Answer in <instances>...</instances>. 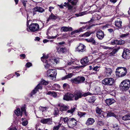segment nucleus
<instances>
[{
  "instance_id": "obj_4",
  "label": "nucleus",
  "mask_w": 130,
  "mask_h": 130,
  "mask_svg": "<svg viewBox=\"0 0 130 130\" xmlns=\"http://www.w3.org/2000/svg\"><path fill=\"white\" fill-rule=\"evenodd\" d=\"M49 57H41V59L42 62L45 63H47V60L49 59V62H51L53 63H56L57 64L59 62V59L56 57H50V58H48Z\"/></svg>"
},
{
  "instance_id": "obj_8",
  "label": "nucleus",
  "mask_w": 130,
  "mask_h": 130,
  "mask_svg": "<svg viewBox=\"0 0 130 130\" xmlns=\"http://www.w3.org/2000/svg\"><path fill=\"white\" fill-rule=\"evenodd\" d=\"M21 112H20V109L19 108H18L14 111V112L18 116H19L20 115L21 117L24 113L26 116H27L26 111L24 107H22L21 108Z\"/></svg>"
},
{
  "instance_id": "obj_1",
  "label": "nucleus",
  "mask_w": 130,
  "mask_h": 130,
  "mask_svg": "<svg viewBox=\"0 0 130 130\" xmlns=\"http://www.w3.org/2000/svg\"><path fill=\"white\" fill-rule=\"evenodd\" d=\"M81 94L78 91L74 92L73 94L70 93H67L64 95L63 99L67 101H71L75 100H77L80 98Z\"/></svg>"
},
{
  "instance_id": "obj_52",
  "label": "nucleus",
  "mask_w": 130,
  "mask_h": 130,
  "mask_svg": "<svg viewBox=\"0 0 130 130\" xmlns=\"http://www.w3.org/2000/svg\"><path fill=\"white\" fill-rule=\"evenodd\" d=\"M60 51L62 53H64L66 51V48L64 47H62L60 48Z\"/></svg>"
},
{
  "instance_id": "obj_51",
  "label": "nucleus",
  "mask_w": 130,
  "mask_h": 130,
  "mask_svg": "<svg viewBox=\"0 0 130 130\" xmlns=\"http://www.w3.org/2000/svg\"><path fill=\"white\" fill-rule=\"evenodd\" d=\"M47 119H43L41 120L40 122L43 124L47 123Z\"/></svg>"
},
{
  "instance_id": "obj_50",
  "label": "nucleus",
  "mask_w": 130,
  "mask_h": 130,
  "mask_svg": "<svg viewBox=\"0 0 130 130\" xmlns=\"http://www.w3.org/2000/svg\"><path fill=\"white\" fill-rule=\"evenodd\" d=\"M113 128L115 130H118L119 128L118 124H115L113 126Z\"/></svg>"
},
{
  "instance_id": "obj_5",
  "label": "nucleus",
  "mask_w": 130,
  "mask_h": 130,
  "mask_svg": "<svg viewBox=\"0 0 130 130\" xmlns=\"http://www.w3.org/2000/svg\"><path fill=\"white\" fill-rule=\"evenodd\" d=\"M120 87L123 90H128L130 87V81L128 80L123 81L120 84Z\"/></svg>"
},
{
  "instance_id": "obj_64",
  "label": "nucleus",
  "mask_w": 130,
  "mask_h": 130,
  "mask_svg": "<svg viewBox=\"0 0 130 130\" xmlns=\"http://www.w3.org/2000/svg\"><path fill=\"white\" fill-rule=\"evenodd\" d=\"M54 9V8L50 6L49 7V11H50L51 12L52 11V9Z\"/></svg>"
},
{
  "instance_id": "obj_44",
  "label": "nucleus",
  "mask_w": 130,
  "mask_h": 130,
  "mask_svg": "<svg viewBox=\"0 0 130 130\" xmlns=\"http://www.w3.org/2000/svg\"><path fill=\"white\" fill-rule=\"evenodd\" d=\"M71 61L69 63V65H71L72 64L74 63L75 62V61L76 60V59L75 57H73V58H71Z\"/></svg>"
},
{
  "instance_id": "obj_61",
  "label": "nucleus",
  "mask_w": 130,
  "mask_h": 130,
  "mask_svg": "<svg viewBox=\"0 0 130 130\" xmlns=\"http://www.w3.org/2000/svg\"><path fill=\"white\" fill-rule=\"evenodd\" d=\"M99 67H96L93 68V70L95 71H97L98 70Z\"/></svg>"
},
{
  "instance_id": "obj_22",
  "label": "nucleus",
  "mask_w": 130,
  "mask_h": 130,
  "mask_svg": "<svg viewBox=\"0 0 130 130\" xmlns=\"http://www.w3.org/2000/svg\"><path fill=\"white\" fill-rule=\"evenodd\" d=\"M86 26H83L81 27L80 28L78 29L77 30H76L74 31H72L71 33V34L72 35L73 34L75 33H78L80 32H82L86 28Z\"/></svg>"
},
{
  "instance_id": "obj_20",
  "label": "nucleus",
  "mask_w": 130,
  "mask_h": 130,
  "mask_svg": "<svg viewBox=\"0 0 130 130\" xmlns=\"http://www.w3.org/2000/svg\"><path fill=\"white\" fill-rule=\"evenodd\" d=\"M122 22L121 20L118 18L116 20L115 22V25L117 27L121 28L122 27Z\"/></svg>"
},
{
  "instance_id": "obj_36",
  "label": "nucleus",
  "mask_w": 130,
  "mask_h": 130,
  "mask_svg": "<svg viewBox=\"0 0 130 130\" xmlns=\"http://www.w3.org/2000/svg\"><path fill=\"white\" fill-rule=\"evenodd\" d=\"M57 18V17L52 13L50 15L48 18L47 19V21H49V20L50 19H55Z\"/></svg>"
},
{
  "instance_id": "obj_41",
  "label": "nucleus",
  "mask_w": 130,
  "mask_h": 130,
  "mask_svg": "<svg viewBox=\"0 0 130 130\" xmlns=\"http://www.w3.org/2000/svg\"><path fill=\"white\" fill-rule=\"evenodd\" d=\"M75 107H73V108H72L70 110H68L66 113L67 114V113H70L72 114H73V113L75 111Z\"/></svg>"
},
{
  "instance_id": "obj_30",
  "label": "nucleus",
  "mask_w": 130,
  "mask_h": 130,
  "mask_svg": "<svg viewBox=\"0 0 130 130\" xmlns=\"http://www.w3.org/2000/svg\"><path fill=\"white\" fill-rule=\"evenodd\" d=\"M69 118H68L67 117H66L65 118L61 117L60 118V121H63L65 123H67L68 125Z\"/></svg>"
},
{
  "instance_id": "obj_2",
  "label": "nucleus",
  "mask_w": 130,
  "mask_h": 130,
  "mask_svg": "<svg viewBox=\"0 0 130 130\" xmlns=\"http://www.w3.org/2000/svg\"><path fill=\"white\" fill-rule=\"evenodd\" d=\"M78 0H68L67 3L65 2L64 4L67 5L68 10L70 12H73L74 7L73 6L76 5Z\"/></svg>"
},
{
  "instance_id": "obj_16",
  "label": "nucleus",
  "mask_w": 130,
  "mask_h": 130,
  "mask_svg": "<svg viewBox=\"0 0 130 130\" xmlns=\"http://www.w3.org/2000/svg\"><path fill=\"white\" fill-rule=\"evenodd\" d=\"M107 116L108 117H114L118 120L119 123H122V121H120V118H119L118 116H116L114 113L112 112H110L108 113H107Z\"/></svg>"
},
{
  "instance_id": "obj_27",
  "label": "nucleus",
  "mask_w": 130,
  "mask_h": 130,
  "mask_svg": "<svg viewBox=\"0 0 130 130\" xmlns=\"http://www.w3.org/2000/svg\"><path fill=\"white\" fill-rule=\"evenodd\" d=\"M94 122V119L92 118H89L87 120L86 124L87 125L92 124Z\"/></svg>"
},
{
  "instance_id": "obj_31",
  "label": "nucleus",
  "mask_w": 130,
  "mask_h": 130,
  "mask_svg": "<svg viewBox=\"0 0 130 130\" xmlns=\"http://www.w3.org/2000/svg\"><path fill=\"white\" fill-rule=\"evenodd\" d=\"M122 119L124 121L130 120V114H127L122 117Z\"/></svg>"
},
{
  "instance_id": "obj_59",
  "label": "nucleus",
  "mask_w": 130,
  "mask_h": 130,
  "mask_svg": "<svg viewBox=\"0 0 130 130\" xmlns=\"http://www.w3.org/2000/svg\"><path fill=\"white\" fill-rule=\"evenodd\" d=\"M117 0H110V2L114 4L117 2Z\"/></svg>"
},
{
  "instance_id": "obj_55",
  "label": "nucleus",
  "mask_w": 130,
  "mask_h": 130,
  "mask_svg": "<svg viewBox=\"0 0 130 130\" xmlns=\"http://www.w3.org/2000/svg\"><path fill=\"white\" fill-rule=\"evenodd\" d=\"M104 124V123L101 121H99L98 122V124L100 126Z\"/></svg>"
},
{
  "instance_id": "obj_26",
  "label": "nucleus",
  "mask_w": 130,
  "mask_h": 130,
  "mask_svg": "<svg viewBox=\"0 0 130 130\" xmlns=\"http://www.w3.org/2000/svg\"><path fill=\"white\" fill-rule=\"evenodd\" d=\"M70 81L72 83L75 84H79L78 76L74 78H71Z\"/></svg>"
},
{
  "instance_id": "obj_42",
  "label": "nucleus",
  "mask_w": 130,
  "mask_h": 130,
  "mask_svg": "<svg viewBox=\"0 0 130 130\" xmlns=\"http://www.w3.org/2000/svg\"><path fill=\"white\" fill-rule=\"evenodd\" d=\"M47 109L48 108L46 107H43L40 106L39 107V109L42 112L46 111Z\"/></svg>"
},
{
  "instance_id": "obj_33",
  "label": "nucleus",
  "mask_w": 130,
  "mask_h": 130,
  "mask_svg": "<svg viewBox=\"0 0 130 130\" xmlns=\"http://www.w3.org/2000/svg\"><path fill=\"white\" fill-rule=\"evenodd\" d=\"M86 40L88 42H91L93 44H96V42L94 39L91 37L90 39H86Z\"/></svg>"
},
{
  "instance_id": "obj_10",
  "label": "nucleus",
  "mask_w": 130,
  "mask_h": 130,
  "mask_svg": "<svg viewBox=\"0 0 130 130\" xmlns=\"http://www.w3.org/2000/svg\"><path fill=\"white\" fill-rule=\"evenodd\" d=\"M56 70L55 69H50L47 72V76L51 77H55L56 75Z\"/></svg>"
},
{
  "instance_id": "obj_29",
  "label": "nucleus",
  "mask_w": 130,
  "mask_h": 130,
  "mask_svg": "<svg viewBox=\"0 0 130 130\" xmlns=\"http://www.w3.org/2000/svg\"><path fill=\"white\" fill-rule=\"evenodd\" d=\"M46 93L47 95H50L55 98L56 97L57 95V94L55 92L51 91L47 92H46Z\"/></svg>"
},
{
  "instance_id": "obj_58",
  "label": "nucleus",
  "mask_w": 130,
  "mask_h": 130,
  "mask_svg": "<svg viewBox=\"0 0 130 130\" xmlns=\"http://www.w3.org/2000/svg\"><path fill=\"white\" fill-rule=\"evenodd\" d=\"M128 35V34H124L122 35L121 36V37H124L126 36H127Z\"/></svg>"
},
{
  "instance_id": "obj_3",
  "label": "nucleus",
  "mask_w": 130,
  "mask_h": 130,
  "mask_svg": "<svg viewBox=\"0 0 130 130\" xmlns=\"http://www.w3.org/2000/svg\"><path fill=\"white\" fill-rule=\"evenodd\" d=\"M127 72L126 68L123 67L118 68L116 70V74L117 76L118 77H121L124 76Z\"/></svg>"
},
{
  "instance_id": "obj_37",
  "label": "nucleus",
  "mask_w": 130,
  "mask_h": 130,
  "mask_svg": "<svg viewBox=\"0 0 130 130\" xmlns=\"http://www.w3.org/2000/svg\"><path fill=\"white\" fill-rule=\"evenodd\" d=\"M78 92L80 93L81 94V96L80 97V98H81L83 96L85 97L88 95H91L92 94V93H90L89 92H86L84 94H83L80 92L79 91H78Z\"/></svg>"
},
{
  "instance_id": "obj_17",
  "label": "nucleus",
  "mask_w": 130,
  "mask_h": 130,
  "mask_svg": "<svg viewBox=\"0 0 130 130\" xmlns=\"http://www.w3.org/2000/svg\"><path fill=\"white\" fill-rule=\"evenodd\" d=\"M112 72V70L111 69L105 68L104 73L106 77L109 76Z\"/></svg>"
},
{
  "instance_id": "obj_12",
  "label": "nucleus",
  "mask_w": 130,
  "mask_h": 130,
  "mask_svg": "<svg viewBox=\"0 0 130 130\" xmlns=\"http://www.w3.org/2000/svg\"><path fill=\"white\" fill-rule=\"evenodd\" d=\"M86 46L83 44H80L76 48V51L79 52H84L85 50Z\"/></svg>"
},
{
  "instance_id": "obj_60",
  "label": "nucleus",
  "mask_w": 130,
  "mask_h": 130,
  "mask_svg": "<svg viewBox=\"0 0 130 130\" xmlns=\"http://www.w3.org/2000/svg\"><path fill=\"white\" fill-rule=\"evenodd\" d=\"M58 6H59V7L61 8H63V6H67V5H66L64 4V5H58Z\"/></svg>"
},
{
  "instance_id": "obj_49",
  "label": "nucleus",
  "mask_w": 130,
  "mask_h": 130,
  "mask_svg": "<svg viewBox=\"0 0 130 130\" xmlns=\"http://www.w3.org/2000/svg\"><path fill=\"white\" fill-rule=\"evenodd\" d=\"M85 14L84 12H81L80 13L78 14H75V15H76L77 17H78L79 16H81Z\"/></svg>"
},
{
  "instance_id": "obj_45",
  "label": "nucleus",
  "mask_w": 130,
  "mask_h": 130,
  "mask_svg": "<svg viewBox=\"0 0 130 130\" xmlns=\"http://www.w3.org/2000/svg\"><path fill=\"white\" fill-rule=\"evenodd\" d=\"M61 124H59L57 126L54 127L53 130H58L61 125Z\"/></svg>"
},
{
  "instance_id": "obj_14",
  "label": "nucleus",
  "mask_w": 130,
  "mask_h": 130,
  "mask_svg": "<svg viewBox=\"0 0 130 130\" xmlns=\"http://www.w3.org/2000/svg\"><path fill=\"white\" fill-rule=\"evenodd\" d=\"M42 85L40 83L37 86L35 87V89L33 90L32 91L31 93V95H32L34 94L37 91L38 89H41L42 88Z\"/></svg>"
},
{
  "instance_id": "obj_40",
  "label": "nucleus",
  "mask_w": 130,
  "mask_h": 130,
  "mask_svg": "<svg viewBox=\"0 0 130 130\" xmlns=\"http://www.w3.org/2000/svg\"><path fill=\"white\" fill-rule=\"evenodd\" d=\"M92 34V32L90 31L87 32L83 34L82 35V37H88L89 36Z\"/></svg>"
},
{
  "instance_id": "obj_7",
  "label": "nucleus",
  "mask_w": 130,
  "mask_h": 130,
  "mask_svg": "<svg viewBox=\"0 0 130 130\" xmlns=\"http://www.w3.org/2000/svg\"><path fill=\"white\" fill-rule=\"evenodd\" d=\"M77 124V121L74 118H69L68 126L71 128H73Z\"/></svg>"
},
{
  "instance_id": "obj_34",
  "label": "nucleus",
  "mask_w": 130,
  "mask_h": 130,
  "mask_svg": "<svg viewBox=\"0 0 130 130\" xmlns=\"http://www.w3.org/2000/svg\"><path fill=\"white\" fill-rule=\"evenodd\" d=\"M59 111L57 107H55L54 109L53 114L54 116H56L58 115Z\"/></svg>"
},
{
  "instance_id": "obj_15",
  "label": "nucleus",
  "mask_w": 130,
  "mask_h": 130,
  "mask_svg": "<svg viewBox=\"0 0 130 130\" xmlns=\"http://www.w3.org/2000/svg\"><path fill=\"white\" fill-rule=\"evenodd\" d=\"M89 60L88 57H83L81 60L80 62L83 65L80 66L81 67H84L86 66L89 62Z\"/></svg>"
},
{
  "instance_id": "obj_63",
  "label": "nucleus",
  "mask_w": 130,
  "mask_h": 130,
  "mask_svg": "<svg viewBox=\"0 0 130 130\" xmlns=\"http://www.w3.org/2000/svg\"><path fill=\"white\" fill-rule=\"evenodd\" d=\"M68 85L67 83H64L63 85V88H64Z\"/></svg>"
},
{
  "instance_id": "obj_28",
  "label": "nucleus",
  "mask_w": 130,
  "mask_h": 130,
  "mask_svg": "<svg viewBox=\"0 0 130 130\" xmlns=\"http://www.w3.org/2000/svg\"><path fill=\"white\" fill-rule=\"evenodd\" d=\"M73 74L72 73H69L68 75L62 78V80H64L67 79H69L71 78L73 76Z\"/></svg>"
},
{
  "instance_id": "obj_56",
  "label": "nucleus",
  "mask_w": 130,
  "mask_h": 130,
  "mask_svg": "<svg viewBox=\"0 0 130 130\" xmlns=\"http://www.w3.org/2000/svg\"><path fill=\"white\" fill-rule=\"evenodd\" d=\"M45 64H45L44 65V66L45 67V68L46 69L50 68V65L49 64H47V63H45Z\"/></svg>"
},
{
  "instance_id": "obj_57",
  "label": "nucleus",
  "mask_w": 130,
  "mask_h": 130,
  "mask_svg": "<svg viewBox=\"0 0 130 130\" xmlns=\"http://www.w3.org/2000/svg\"><path fill=\"white\" fill-rule=\"evenodd\" d=\"M28 122L27 121H23L22 123V125L24 126L26 125L27 124Z\"/></svg>"
},
{
  "instance_id": "obj_6",
  "label": "nucleus",
  "mask_w": 130,
  "mask_h": 130,
  "mask_svg": "<svg viewBox=\"0 0 130 130\" xmlns=\"http://www.w3.org/2000/svg\"><path fill=\"white\" fill-rule=\"evenodd\" d=\"M114 82V79L112 78H106L102 80L103 84L109 86L113 85Z\"/></svg>"
},
{
  "instance_id": "obj_13",
  "label": "nucleus",
  "mask_w": 130,
  "mask_h": 130,
  "mask_svg": "<svg viewBox=\"0 0 130 130\" xmlns=\"http://www.w3.org/2000/svg\"><path fill=\"white\" fill-rule=\"evenodd\" d=\"M122 57H130V50L127 49H124Z\"/></svg>"
},
{
  "instance_id": "obj_18",
  "label": "nucleus",
  "mask_w": 130,
  "mask_h": 130,
  "mask_svg": "<svg viewBox=\"0 0 130 130\" xmlns=\"http://www.w3.org/2000/svg\"><path fill=\"white\" fill-rule=\"evenodd\" d=\"M124 41L122 40H119L117 39H116L114 40L113 41L111 42V43L113 45L115 44H122L124 43Z\"/></svg>"
},
{
  "instance_id": "obj_11",
  "label": "nucleus",
  "mask_w": 130,
  "mask_h": 130,
  "mask_svg": "<svg viewBox=\"0 0 130 130\" xmlns=\"http://www.w3.org/2000/svg\"><path fill=\"white\" fill-rule=\"evenodd\" d=\"M96 36L99 39L101 40L104 37V32L101 30H99L96 32Z\"/></svg>"
},
{
  "instance_id": "obj_54",
  "label": "nucleus",
  "mask_w": 130,
  "mask_h": 130,
  "mask_svg": "<svg viewBox=\"0 0 130 130\" xmlns=\"http://www.w3.org/2000/svg\"><path fill=\"white\" fill-rule=\"evenodd\" d=\"M32 64L29 62H28L26 63V66L27 67H29L30 66H32Z\"/></svg>"
},
{
  "instance_id": "obj_25",
  "label": "nucleus",
  "mask_w": 130,
  "mask_h": 130,
  "mask_svg": "<svg viewBox=\"0 0 130 130\" xmlns=\"http://www.w3.org/2000/svg\"><path fill=\"white\" fill-rule=\"evenodd\" d=\"M72 28L71 27L63 26L61 27L60 30L62 32H67L71 31L72 30Z\"/></svg>"
},
{
  "instance_id": "obj_19",
  "label": "nucleus",
  "mask_w": 130,
  "mask_h": 130,
  "mask_svg": "<svg viewBox=\"0 0 130 130\" xmlns=\"http://www.w3.org/2000/svg\"><path fill=\"white\" fill-rule=\"evenodd\" d=\"M105 102L107 105H110L115 103V101L113 99L109 98L106 99Z\"/></svg>"
},
{
  "instance_id": "obj_9",
  "label": "nucleus",
  "mask_w": 130,
  "mask_h": 130,
  "mask_svg": "<svg viewBox=\"0 0 130 130\" xmlns=\"http://www.w3.org/2000/svg\"><path fill=\"white\" fill-rule=\"evenodd\" d=\"M39 28V25L36 23L31 24L29 27L30 30L32 32L38 31Z\"/></svg>"
},
{
  "instance_id": "obj_53",
  "label": "nucleus",
  "mask_w": 130,
  "mask_h": 130,
  "mask_svg": "<svg viewBox=\"0 0 130 130\" xmlns=\"http://www.w3.org/2000/svg\"><path fill=\"white\" fill-rule=\"evenodd\" d=\"M22 2L23 5L25 7L27 3V1L26 0L25 1L24 0H22Z\"/></svg>"
},
{
  "instance_id": "obj_32",
  "label": "nucleus",
  "mask_w": 130,
  "mask_h": 130,
  "mask_svg": "<svg viewBox=\"0 0 130 130\" xmlns=\"http://www.w3.org/2000/svg\"><path fill=\"white\" fill-rule=\"evenodd\" d=\"M120 48H116L114 49L113 51L111 52L110 53H109V56H115V55H114L118 51V50Z\"/></svg>"
},
{
  "instance_id": "obj_38",
  "label": "nucleus",
  "mask_w": 130,
  "mask_h": 130,
  "mask_svg": "<svg viewBox=\"0 0 130 130\" xmlns=\"http://www.w3.org/2000/svg\"><path fill=\"white\" fill-rule=\"evenodd\" d=\"M79 84L83 83L85 80V78L83 76H78Z\"/></svg>"
},
{
  "instance_id": "obj_62",
  "label": "nucleus",
  "mask_w": 130,
  "mask_h": 130,
  "mask_svg": "<svg viewBox=\"0 0 130 130\" xmlns=\"http://www.w3.org/2000/svg\"><path fill=\"white\" fill-rule=\"evenodd\" d=\"M108 30L110 33H111L113 31V29L111 28L108 29Z\"/></svg>"
},
{
  "instance_id": "obj_43",
  "label": "nucleus",
  "mask_w": 130,
  "mask_h": 130,
  "mask_svg": "<svg viewBox=\"0 0 130 130\" xmlns=\"http://www.w3.org/2000/svg\"><path fill=\"white\" fill-rule=\"evenodd\" d=\"M47 124H51L52 123V118L47 119Z\"/></svg>"
},
{
  "instance_id": "obj_35",
  "label": "nucleus",
  "mask_w": 130,
  "mask_h": 130,
  "mask_svg": "<svg viewBox=\"0 0 130 130\" xmlns=\"http://www.w3.org/2000/svg\"><path fill=\"white\" fill-rule=\"evenodd\" d=\"M69 108L67 106L62 105L60 106V110L61 111H65L66 110Z\"/></svg>"
},
{
  "instance_id": "obj_47",
  "label": "nucleus",
  "mask_w": 130,
  "mask_h": 130,
  "mask_svg": "<svg viewBox=\"0 0 130 130\" xmlns=\"http://www.w3.org/2000/svg\"><path fill=\"white\" fill-rule=\"evenodd\" d=\"M78 115L80 117H82L86 114V113L84 112H78Z\"/></svg>"
},
{
  "instance_id": "obj_24",
  "label": "nucleus",
  "mask_w": 130,
  "mask_h": 130,
  "mask_svg": "<svg viewBox=\"0 0 130 130\" xmlns=\"http://www.w3.org/2000/svg\"><path fill=\"white\" fill-rule=\"evenodd\" d=\"M101 18V17L96 13L95 14L91 19L90 20V22L96 21Z\"/></svg>"
},
{
  "instance_id": "obj_21",
  "label": "nucleus",
  "mask_w": 130,
  "mask_h": 130,
  "mask_svg": "<svg viewBox=\"0 0 130 130\" xmlns=\"http://www.w3.org/2000/svg\"><path fill=\"white\" fill-rule=\"evenodd\" d=\"M94 91L95 94H100L101 93L100 88V87L95 86L93 87Z\"/></svg>"
},
{
  "instance_id": "obj_48",
  "label": "nucleus",
  "mask_w": 130,
  "mask_h": 130,
  "mask_svg": "<svg viewBox=\"0 0 130 130\" xmlns=\"http://www.w3.org/2000/svg\"><path fill=\"white\" fill-rule=\"evenodd\" d=\"M57 26V25H52L50 26L49 28L48 29V30H49L51 28H53L54 29V30H56L57 29V28H55V27H56Z\"/></svg>"
},
{
  "instance_id": "obj_46",
  "label": "nucleus",
  "mask_w": 130,
  "mask_h": 130,
  "mask_svg": "<svg viewBox=\"0 0 130 130\" xmlns=\"http://www.w3.org/2000/svg\"><path fill=\"white\" fill-rule=\"evenodd\" d=\"M40 83L41 84H43L45 85H47L48 84V82H47L44 80H42Z\"/></svg>"
},
{
  "instance_id": "obj_39",
  "label": "nucleus",
  "mask_w": 130,
  "mask_h": 130,
  "mask_svg": "<svg viewBox=\"0 0 130 130\" xmlns=\"http://www.w3.org/2000/svg\"><path fill=\"white\" fill-rule=\"evenodd\" d=\"M95 110L96 113L98 114L102 113V112H103V111L101 110V109L99 107H97Z\"/></svg>"
},
{
  "instance_id": "obj_23",
  "label": "nucleus",
  "mask_w": 130,
  "mask_h": 130,
  "mask_svg": "<svg viewBox=\"0 0 130 130\" xmlns=\"http://www.w3.org/2000/svg\"><path fill=\"white\" fill-rule=\"evenodd\" d=\"M33 11H35L40 13H42L44 11V10L42 7H36L32 9Z\"/></svg>"
}]
</instances>
